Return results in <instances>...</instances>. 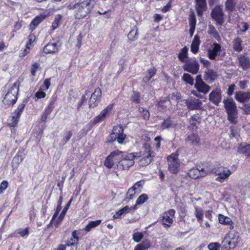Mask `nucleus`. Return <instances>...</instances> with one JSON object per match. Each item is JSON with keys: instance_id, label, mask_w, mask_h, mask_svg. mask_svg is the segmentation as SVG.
Segmentation results:
<instances>
[{"instance_id": "1", "label": "nucleus", "mask_w": 250, "mask_h": 250, "mask_svg": "<svg viewBox=\"0 0 250 250\" xmlns=\"http://www.w3.org/2000/svg\"><path fill=\"white\" fill-rule=\"evenodd\" d=\"M224 106L227 114V119L231 124L235 125L237 122L238 110L236 104L232 98L223 100Z\"/></svg>"}, {"instance_id": "2", "label": "nucleus", "mask_w": 250, "mask_h": 250, "mask_svg": "<svg viewBox=\"0 0 250 250\" xmlns=\"http://www.w3.org/2000/svg\"><path fill=\"white\" fill-rule=\"evenodd\" d=\"M127 138L122 125H114L109 135L106 138V143H112L117 141L120 145L124 144Z\"/></svg>"}, {"instance_id": "3", "label": "nucleus", "mask_w": 250, "mask_h": 250, "mask_svg": "<svg viewBox=\"0 0 250 250\" xmlns=\"http://www.w3.org/2000/svg\"><path fill=\"white\" fill-rule=\"evenodd\" d=\"M241 240L238 232L230 230L227 233L222 241V248L226 250L234 249L238 245Z\"/></svg>"}, {"instance_id": "4", "label": "nucleus", "mask_w": 250, "mask_h": 250, "mask_svg": "<svg viewBox=\"0 0 250 250\" xmlns=\"http://www.w3.org/2000/svg\"><path fill=\"white\" fill-rule=\"evenodd\" d=\"M20 82L16 81L13 84L11 88L5 95L2 100L3 103L6 105V107L13 105L18 100V95L19 90Z\"/></svg>"}, {"instance_id": "5", "label": "nucleus", "mask_w": 250, "mask_h": 250, "mask_svg": "<svg viewBox=\"0 0 250 250\" xmlns=\"http://www.w3.org/2000/svg\"><path fill=\"white\" fill-rule=\"evenodd\" d=\"M143 148L144 151L140 152L139 157L141 158L138 162L139 166L143 167L149 165L155 157V153L150 145L146 143L144 145Z\"/></svg>"}, {"instance_id": "6", "label": "nucleus", "mask_w": 250, "mask_h": 250, "mask_svg": "<svg viewBox=\"0 0 250 250\" xmlns=\"http://www.w3.org/2000/svg\"><path fill=\"white\" fill-rule=\"evenodd\" d=\"M120 160L117 163V168L119 170H127L134 164L135 155L133 153H126L123 152Z\"/></svg>"}, {"instance_id": "7", "label": "nucleus", "mask_w": 250, "mask_h": 250, "mask_svg": "<svg viewBox=\"0 0 250 250\" xmlns=\"http://www.w3.org/2000/svg\"><path fill=\"white\" fill-rule=\"evenodd\" d=\"M168 170L171 174H177L180 170L181 163L179 154L177 152L172 153L167 157Z\"/></svg>"}, {"instance_id": "8", "label": "nucleus", "mask_w": 250, "mask_h": 250, "mask_svg": "<svg viewBox=\"0 0 250 250\" xmlns=\"http://www.w3.org/2000/svg\"><path fill=\"white\" fill-rule=\"evenodd\" d=\"M175 210L174 209H170L167 211H165L161 216V222L162 224L166 229L170 227L173 222L172 217L175 214Z\"/></svg>"}, {"instance_id": "9", "label": "nucleus", "mask_w": 250, "mask_h": 250, "mask_svg": "<svg viewBox=\"0 0 250 250\" xmlns=\"http://www.w3.org/2000/svg\"><path fill=\"white\" fill-rule=\"evenodd\" d=\"M184 63L185 64L183 65V68L185 71L192 74H196L198 72L200 65L195 59L187 60Z\"/></svg>"}, {"instance_id": "10", "label": "nucleus", "mask_w": 250, "mask_h": 250, "mask_svg": "<svg viewBox=\"0 0 250 250\" xmlns=\"http://www.w3.org/2000/svg\"><path fill=\"white\" fill-rule=\"evenodd\" d=\"M102 96V90L100 87L96 88L91 94L88 101V105L90 108L97 107L101 101Z\"/></svg>"}, {"instance_id": "11", "label": "nucleus", "mask_w": 250, "mask_h": 250, "mask_svg": "<svg viewBox=\"0 0 250 250\" xmlns=\"http://www.w3.org/2000/svg\"><path fill=\"white\" fill-rule=\"evenodd\" d=\"M194 87L196 89L197 92L203 93L204 94H207L211 88L210 86L204 82L201 75H198L196 76Z\"/></svg>"}, {"instance_id": "12", "label": "nucleus", "mask_w": 250, "mask_h": 250, "mask_svg": "<svg viewBox=\"0 0 250 250\" xmlns=\"http://www.w3.org/2000/svg\"><path fill=\"white\" fill-rule=\"evenodd\" d=\"M114 107L113 104H109L104 109L99 115L95 117L91 120L95 125L103 121L105 118L108 116L111 112Z\"/></svg>"}, {"instance_id": "13", "label": "nucleus", "mask_w": 250, "mask_h": 250, "mask_svg": "<svg viewBox=\"0 0 250 250\" xmlns=\"http://www.w3.org/2000/svg\"><path fill=\"white\" fill-rule=\"evenodd\" d=\"M92 0H84L81 3H77L73 6L74 9L78 10L80 12H84L87 14L90 12L91 8L92 7Z\"/></svg>"}, {"instance_id": "14", "label": "nucleus", "mask_w": 250, "mask_h": 250, "mask_svg": "<svg viewBox=\"0 0 250 250\" xmlns=\"http://www.w3.org/2000/svg\"><path fill=\"white\" fill-rule=\"evenodd\" d=\"M231 172L229 169H226L219 166H217L214 174L218 175L216 181L219 182H223L227 179L231 174Z\"/></svg>"}, {"instance_id": "15", "label": "nucleus", "mask_w": 250, "mask_h": 250, "mask_svg": "<svg viewBox=\"0 0 250 250\" xmlns=\"http://www.w3.org/2000/svg\"><path fill=\"white\" fill-rule=\"evenodd\" d=\"M222 91L220 88L213 90L209 94V101L214 105L218 106L222 101Z\"/></svg>"}, {"instance_id": "16", "label": "nucleus", "mask_w": 250, "mask_h": 250, "mask_svg": "<svg viewBox=\"0 0 250 250\" xmlns=\"http://www.w3.org/2000/svg\"><path fill=\"white\" fill-rule=\"evenodd\" d=\"M221 51V46L220 44L214 42L212 44V48L207 51V56L211 60H215L216 57L220 54Z\"/></svg>"}, {"instance_id": "17", "label": "nucleus", "mask_w": 250, "mask_h": 250, "mask_svg": "<svg viewBox=\"0 0 250 250\" xmlns=\"http://www.w3.org/2000/svg\"><path fill=\"white\" fill-rule=\"evenodd\" d=\"M121 153H123V151L119 150L112 151L108 155L104 162V165L107 168L110 169L114 165V158L116 156H119Z\"/></svg>"}, {"instance_id": "18", "label": "nucleus", "mask_w": 250, "mask_h": 250, "mask_svg": "<svg viewBox=\"0 0 250 250\" xmlns=\"http://www.w3.org/2000/svg\"><path fill=\"white\" fill-rule=\"evenodd\" d=\"M185 104L188 108L191 110L200 109L202 105V102L199 99L192 98L187 99Z\"/></svg>"}, {"instance_id": "19", "label": "nucleus", "mask_w": 250, "mask_h": 250, "mask_svg": "<svg viewBox=\"0 0 250 250\" xmlns=\"http://www.w3.org/2000/svg\"><path fill=\"white\" fill-rule=\"evenodd\" d=\"M58 43L54 40H51L43 48V51L45 54H54L58 52Z\"/></svg>"}, {"instance_id": "20", "label": "nucleus", "mask_w": 250, "mask_h": 250, "mask_svg": "<svg viewBox=\"0 0 250 250\" xmlns=\"http://www.w3.org/2000/svg\"><path fill=\"white\" fill-rule=\"evenodd\" d=\"M235 100L240 103H245L250 101V91L236 92L235 95Z\"/></svg>"}, {"instance_id": "21", "label": "nucleus", "mask_w": 250, "mask_h": 250, "mask_svg": "<svg viewBox=\"0 0 250 250\" xmlns=\"http://www.w3.org/2000/svg\"><path fill=\"white\" fill-rule=\"evenodd\" d=\"M239 66L244 70H247L250 66V59L247 54H241L237 58Z\"/></svg>"}, {"instance_id": "22", "label": "nucleus", "mask_w": 250, "mask_h": 250, "mask_svg": "<svg viewBox=\"0 0 250 250\" xmlns=\"http://www.w3.org/2000/svg\"><path fill=\"white\" fill-rule=\"evenodd\" d=\"M81 234L80 230H74L72 231L71 234V237L69 240L66 242V244L67 247L78 245V242L80 240L79 236Z\"/></svg>"}, {"instance_id": "23", "label": "nucleus", "mask_w": 250, "mask_h": 250, "mask_svg": "<svg viewBox=\"0 0 250 250\" xmlns=\"http://www.w3.org/2000/svg\"><path fill=\"white\" fill-rule=\"evenodd\" d=\"M218 74L212 69H208L204 73V79L209 83H212L217 78Z\"/></svg>"}, {"instance_id": "24", "label": "nucleus", "mask_w": 250, "mask_h": 250, "mask_svg": "<svg viewBox=\"0 0 250 250\" xmlns=\"http://www.w3.org/2000/svg\"><path fill=\"white\" fill-rule=\"evenodd\" d=\"M217 166L215 167L212 164L206 162L203 164V167L200 168L203 177L208 174L214 173Z\"/></svg>"}, {"instance_id": "25", "label": "nucleus", "mask_w": 250, "mask_h": 250, "mask_svg": "<svg viewBox=\"0 0 250 250\" xmlns=\"http://www.w3.org/2000/svg\"><path fill=\"white\" fill-rule=\"evenodd\" d=\"M185 142L189 143L192 146H198L200 145L201 139L197 133H192L187 137Z\"/></svg>"}, {"instance_id": "26", "label": "nucleus", "mask_w": 250, "mask_h": 250, "mask_svg": "<svg viewBox=\"0 0 250 250\" xmlns=\"http://www.w3.org/2000/svg\"><path fill=\"white\" fill-rule=\"evenodd\" d=\"M201 118L197 115H193L189 119L188 127L191 131H195L198 128V125L200 123Z\"/></svg>"}, {"instance_id": "27", "label": "nucleus", "mask_w": 250, "mask_h": 250, "mask_svg": "<svg viewBox=\"0 0 250 250\" xmlns=\"http://www.w3.org/2000/svg\"><path fill=\"white\" fill-rule=\"evenodd\" d=\"M218 220L220 224L224 225H229L230 229H232L234 228V223L229 217L220 214H219Z\"/></svg>"}, {"instance_id": "28", "label": "nucleus", "mask_w": 250, "mask_h": 250, "mask_svg": "<svg viewBox=\"0 0 250 250\" xmlns=\"http://www.w3.org/2000/svg\"><path fill=\"white\" fill-rule=\"evenodd\" d=\"M188 176L193 179H196L203 177L200 168L192 167L188 173Z\"/></svg>"}, {"instance_id": "29", "label": "nucleus", "mask_w": 250, "mask_h": 250, "mask_svg": "<svg viewBox=\"0 0 250 250\" xmlns=\"http://www.w3.org/2000/svg\"><path fill=\"white\" fill-rule=\"evenodd\" d=\"M201 41L200 40L199 37L196 35L191 42V51L193 54H195L197 53L199 49V45L200 44Z\"/></svg>"}, {"instance_id": "30", "label": "nucleus", "mask_w": 250, "mask_h": 250, "mask_svg": "<svg viewBox=\"0 0 250 250\" xmlns=\"http://www.w3.org/2000/svg\"><path fill=\"white\" fill-rule=\"evenodd\" d=\"M176 126L170 116H168L161 124L160 127L162 130H165L169 128H173Z\"/></svg>"}, {"instance_id": "31", "label": "nucleus", "mask_w": 250, "mask_h": 250, "mask_svg": "<svg viewBox=\"0 0 250 250\" xmlns=\"http://www.w3.org/2000/svg\"><path fill=\"white\" fill-rule=\"evenodd\" d=\"M27 102V99L24 100L22 103L20 104L17 108L12 113V115L20 119Z\"/></svg>"}, {"instance_id": "32", "label": "nucleus", "mask_w": 250, "mask_h": 250, "mask_svg": "<svg viewBox=\"0 0 250 250\" xmlns=\"http://www.w3.org/2000/svg\"><path fill=\"white\" fill-rule=\"evenodd\" d=\"M157 69L156 67H153L147 69L146 72V76L143 77L142 82L145 83H147L156 74Z\"/></svg>"}, {"instance_id": "33", "label": "nucleus", "mask_w": 250, "mask_h": 250, "mask_svg": "<svg viewBox=\"0 0 250 250\" xmlns=\"http://www.w3.org/2000/svg\"><path fill=\"white\" fill-rule=\"evenodd\" d=\"M238 151L245 155L246 158L250 159V144L245 146L240 144L238 147Z\"/></svg>"}, {"instance_id": "34", "label": "nucleus", "mask_w": 250, "mask_h": 250, "mask_svg": "<svg viewBox=\"0 0 250 250\" xmlns=\"http://www.w3.org/2000/svg\"><path fill=\"white\" fill-rule=\"evenodd\" d=\"M243 41L240 37L235 38L232 42L233 49L235 51L241 52L243 49Z\"/></svg>"}, {"instance_id": "35", "label": "nucleus", "mask_w": 250, "mask_h": 250, "mask_svg": "<svg viewBox=\"0 0 250 250\" xmlns=\"http://www.w3.org/2000/svg\"><path fill=\"white\" fill-rule=\"evenodd\" d=\"M188 50L186 46L180 49L178 54V58L181 62H185L187 61L186 59L188 58Z\"/></svg>"}, {"instance_id": "36", "label": "nucleus", "mask_w": 250, "mask_h": 250, "mask_svg": "<svg viewBox=\"0 0 250 250\" xmlns=\"http://www.w3.org/2000/svg\"><path fill=\"white\" fill-rule=\"evenodd\" d=\"M150 247V242L148 239H146L137 245L134 248V250H147L149 249Z\"/></svg>"}, {"instance_id": "37", "label": "nucleus", "mask_w": 250, "mask_h": 250, "mask_svg": "<svg viewBox=\"0 0 250 250\" xmlns=\"http://www.w3.org/2000/svg\"><path fill=\"white\" fill-rule=\"evenodd\" d=\"M47 17H35L29 24V29L32 32Z\"/></svg>"}, {"instance_id": "38", "label": "nucleus", "mask_w": 250, "mask_h": 250, "mask_svg": "<svg viewBox=\"0 0 250 250\" xmlns=\"http://www.w3.org/2000/svg\"><path fill=\"white\" fill-rule=\"evenodd\" d=\"M196 9L198 16H202L207 9L206 1L196 2Z\"/></svg>"}, {"instance_id": "39", "label": "nucleus", "mask_w": 250, "mask_h": 250, "mask_svg": "<svg viewBox=\"0 0 250 250\" xmlns=\"http://www.w3.org/2000/svg\"><path fill=\"white\" fill-rule=\"evenodd\" d=\"M195 216L199 223L202 224L203 221L204 212L203 209L198 206H195Z\"/></svg>"}, {"instance_id": "40", "label": "nucleus", "mask_w": 250, "mask_h": 250, "mask_svg": "<svg viewBox=\"0 0 250 250\" xmlns=\"http://www.w3.org/2000/svg\"><path fill=\"white\" fill-rule=\"evenodd\" d=\"M179 212V220L180 222H185V217L187 215V209L186 207L182 205L180 206L178 209Z\"/></svg>"}, {"instance_id": "41", "label": "nucleus", "mask_w": 250, "mask_h": 250, "mask_svg": "<svg viewBox=\"0 0 250 250\" xmlns=\"http://www.w3.org/2000/svg\"><path fill=\"white\" fill-rule=\"evenodd\" d=\"M170 104V101L167 98H164L160 99L157 105L158 108H160L163 110H166L168 106Z\"/></svg>"}, {"instance_id": "42", "label": "nucleus", "mask_w": 250, "mask_h": 250, "mask_svg": "<svg viewBox=\"0 0 250 250\" xmlns=\"http://www.w3.org/2000/svg\"><path fill=\"white\" fill-rule=\"evenodd\" d=\"M101 220H97L96 221H90L88 224L84 228V230L86 232H89L93 228H94L99 226L101 223Z\"/></svg>"}, {"instance_id": "43", "label": "nucleus", "mask_w": 250, "mask_h": 250, "mask_svg": "<svg viewBox=\"0 0 250 250\" xmlns=\"http://www.w3.org/2000/svg\"><path fill=\"white\" fill-rule=\"evenodd\" d=\"M208 33L215 38L217 41L221 40L220 36L215 28L211 25H209Z\"/></svg>"}, {"instance_id": "44", "label": "nucleus", "mask_w": 250, "mask_h": 250, "mask_svg": "<svg viewBox=\"0 0 250 250\" xmlns=\"http://www.w3.org/2000/svg\"><path fill=\"white\" fill-rule=\"evenodd\" d=\"M94 125H95L94 123L91 121H90V122L81 130L80 136L82 137L85 136L87 134L88 132L92 129Z\"/></svg>"}, {"instance_id": "45", "label": "nucleus", "mask_w": 250, "mask_h": 250, "mask_svg": "<svg viewBox=\"0 0 250 250\" xmlns=\"http://www.w3.org/2000/svg\"><path fill=\"white\" fill-rule=\"evenodd\" d=\"M196 17H189V34L191 36L193 35L195 29V26L196 24Z\"/></svg>"}, {"instance_id": "46", "label": "nucleus", "mask_w": 250, "mask_h": 250, "mask_svg": "<svg viewBox=\"0 0 250 250\" xmlns=\"http://www.w3.org/2000/svg\"><path fill=\"white\" fill-rule=\"evenodd\" d=\"M72 201V199H71L69 200V201L67 203L66 206L64 207L57 219V222H61L63 220L65 215V214L69 208V206L71 203Z\"/></svg>"}, {"instance_id": "47", "label": "nucleus", "mask_w": 250, "mask_h": 250, "mask_svg": "<svg viewBox=\"0 0 250 250\" xmlns=\"http://www.w3.org/2000/svg\"><path fill=\"white\" fill-rule=\"evenodd\" d=\"M36 41L37 38L34 34L30 33L28 37L27 42L25 45L27 46V48H28V46L30 47H33Z\"/></svg>"}, {"instance_id": "48", "label": "nucleus", "mask_w": 250, "mask_h": 250, "mask_svg": "<svg viewBox=\"0 0 250 250\" xmlns=\"http://www.w3.org/2000/svg\"><path fill=\"white\" fill-rule=\"evenodd\" d=\"M129 40L134 41L138 38V32L137 28H133L131 30L127 35Z\"/></svg>"}, {"instance_id": "49", "label": "nucleus", "mask_w": 250, "mask_h": 250, "mask_svg": "<svg viewBox=\"0 0 250 250\" xmlns=\"http://www.w3.org/2000/svg\"><path fill=\"white\" fill-rule=\"evenodd\" d=\"M51 78L45 79L43 83V84H42L39 90H42L43 91L47 90L51 86Z\"/></svg>"}, {"instance_id": "50", "label": "nucleus", "mask_w": 250, "mask_h": 250, "mask_svg": "<svg viewBox=\"0 0 250 250\" xmlns=\"http://www.w3.org/2000/svg\"><path fill=\"white\" fill-rule=\"evenodd\" d=\"M144 184V180H140L135 183L134 185L132 187V188L135 189L137 194L140 193L142 191V189Z\"/></svg>"}, {"instance_id": "51", "label": "nucleus", "mask_w": 250, "mask_h": 250, "mask_svg": "<svg viewBox=\"0 0 250 250\" xmlns=\"http://www.w3.org/2000/svg\"><path fill=\"white\" fill-rule=\"evenodd\" d=\"M211 16H223V6H216L211 11Z\"/></svg>"}, {"instance_id": "52", "label": "nucleus", "mask_w": 250, "mask_h": 250, "mask_svg": "<svg viewBox=\"0 0 250 250\" xmlns=\"http://www.w3.org/2000/svg\"><path fill=\"white\" fill-rule=\"evenodd\" d=\"M182 79L186 83L190 85H192L194 84V79L189 74L184 73L182 77Z\"/></svg>"}, {"instance_id": "53", "label": "nucleus", "mask_w": 250, "mask_h": 250, "mask_svg": "<svg viewBox=\"0 0 250 250\" xmlns=\"http://www.w3.org/2000/svg\"><path fill=\"white\" fill-rule=\"evenodd\" d=\"M148 199V196L147 194L146 193L142 194L136 200V205H140L144 204L147 201Z\"/></svg>"}, {"instance_id": "54", "label": "nucleus", "mask_w": 250, "mask_h": 250, "mask_svg": "<svg viewBox=\"0 0 250 250\" xmlns=\"http://www.w3.org/2000/svg\"><path fill=\"white\" fill-rule=\"evenodd\" d=\"M144 235L142 232H134L132 235V239L136 243L140 242L144 238Z\"/></svg>"}, {"instance_id": "55", "label": "nucleus", "mask_w": 250, "mask_h": 250, "mask_svg": "<svg viewBox=\"0 0 250 250\" xmlns=\"http://www.w3.org/2000/svg\"><path fill=\"white\" fill-rule=\"evenodd\" d=\"M131 101L135 104H139L141 102L140 93L137 91H133L131 97Z\"/></svg>"}, {"instance_id": "56", "label": "nucleus", "mask_w": 250, "mask_h": 250, "mask_svg": "<svg viewBox=\"0 0 250 250\" xmlns=\"http://www.w3.org/2000/svg\"><path fill=\"white\" fill-rule=\"evenodd\" d=\"M139 110L143 118L145 120H148L150 117V113L149 111L144 107H139Z\"/></svg>"}, {"instance_id": "57", "label": "nucleus", "mask_w": 250, "mask_h": 250, "mask_svg": "<svg viewBox=\"0 0 250 250\" xmlns=\"http://www.w3.org/2000/svg\"><path fill=\"white\" fill-rule=\"evenodd\" d=\"M19 120L20 119L12 115L11 116V119H10V121L8 123V125L11 127H14L17 125Z\"/></svg>"}, {"instance_id": "58", "label": "nucleus", "mask_w": 250, "mask_h": 250, "mask_svg": "<svg viewBox=\"0 0 250 250\" xmlns=\"http://www.w3.org/2000/svg\"><path fill=\"white\" fill-rule=\"evenodd\" d=\"M23 160V159H22L21 157L20 158L19 156L15 155L12 161V166L17 167L22 162Z\"/></svg>"}, {"instance_id": "59", "label": "nucleus", "mask_w": 250, "mask_h": 250, "mask_svg": "<svg viewBox=\"0 0 250 250\" xmlns=\"http://www.w3.org/2000/svg\"><path fill=\"white\" fill-rule=\"evenodd\" d=\"M62 17H56L51 26L52 30H55L58 28L61 23Z\"/></svg>"}, {"instance_id": "60", "label": "nucleus", "mask_w": 250, "mask_h": 250, "mask_svg": "<svg viewBox=\"0 0 250 250\" xmlns=\"http://www.w3.org/2000/svg\"><path fill=\"white\" fill-rule=\"evenodd\" d=\"M38 69H41L40 64L38 62H34L31 67V74L33 77L36 75V72Z\"/></svg>"}, {"instance_id": "61", "label": "nucleus", "mask_w": 250, "mask_h": 250, "mask_svg": "<svg viewBox=\"0 0 250 250\" xmlns=\"http://www.w3.org/2000/svg\"><path fill=\"white\" fill-rule=\"evenodd\" d=\"M221 247H222V244H220L218 242L210 243L208 246V249L209 250H219Z\"/></svg>"}, {"instance_id": "62", "label": "nucleus", "mask_w": 250, "mask_h": 250, "mask_svg": "<svg viewBox=\"0 0 250 250\" xmlns=\"http://www.w3.org/2000/svg\"><path fill=\"white\" fill-rule=\"evenodd\" d=\"M137 193L134 188L131 187L128 189L126 193V198L129 200L133 199L135 197V194Z\"/></svg>"}, {"instance_id": "63", "label": "nucleus", "mask_w": 250, "mask_h": 250, "mask_svg": "<svg viewBox=\"0 0 250 250\" xmlns=\"http://www.w3.org/2000/svg\"><path fill=\"white\" fill-rule=\"evenodd\" d=\"M83 38V36L82 33H80L79 35L77 37V42L76 44V47L79 49L82 45V40Z\"/></svg>"}, {"instance_id": "64", "label": "nucleus", "mask_w": 250, "mask_h": 250, "mask_svg": "<svg viewBox=\"0 0 250 250\" xmlns=\"http://www.w3.org/2000/svg\"><path fill=\"white\" fill-rule=\"evenodd\" d=\"M86 101V98L85 95H82L80 101L78 102L77 105V110L79 111L80 110L81 107L83 106L84 103Z\"/></svg>"}]
</instances>
